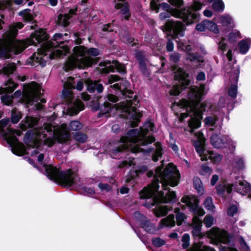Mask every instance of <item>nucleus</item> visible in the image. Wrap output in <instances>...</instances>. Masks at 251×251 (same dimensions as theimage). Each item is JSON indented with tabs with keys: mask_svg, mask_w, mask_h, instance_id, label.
<instances>
[{
	"mask_svg": "<svg viewBox=\"0 0 251 251\" xmlns=\"http://www.w3.org/2000/svg\"><path fill=\"white\" fill-rule=\"evenodd\" d=\"M37 118L26 116L21 122V128L26 130L27 128H33L38 124Z\"/></svg>",
	"mask_w": 251,
	"mask_h": 251,
	"instance_id": "nucleus-22",
	"label": "nucleus"
},
{
	"mask_svg": "<svg viewBox=\"0 0 251 251\" xmlns=\"http://www.w3.org/2000/svg\"><path fill=\"white\" fill-rule=\"evenodd\" d=\"M74 55L68 57L64 63L65 71L69 72L74 69H85L91 67L95 63L94 58L84 57L87 53V48L84 46H77L73 48Z\"/></svg>",
	"mask_w": 251,
	"mask_h": 251,
	"instance_id": "nucleus-4",
	"label": "nucleus"
},
{
	"mask_svg": "<svg viewBox=\"0 0 251 251\" xmlns=\"http://www.w3.org/2000/svg\"><path fill=\"white\" fill-rule=\"evenodd\" d=\"M238 211V208L235 205L230 206L227 210V215L230 217H233Z\"/></svg>",
	"mask_w": 251,
	"mask_h": 251,
	"instance_id": "nucleus-59",
	"label": "nucleus"
},
{
	"mask_svg": "<svg viewBox=\"0 0 251 251\" xmlns=\"http://www.w3.org/2000/svg\"><path fill=\"white\" fill-rule=\"evenodd\" d=\"M230 75L229 76V80L234 83L231 84L228 91V95L229 97L233 99H235L237 97V82L239 79L240 74L239 67L237 68H233L230 72Z\"/></svg>",
	"mask_w": 251,
	"mask_h": 251,
	"instance_id": "nucleus-14",
	"label": "nucleus"
},
{
	"mask_svg": "<svg viewBox=\"0 0 251 251\" xmlns=\"http://www.w3.org/2000/svg\"><path fill=\"white\" fill-rule=\"evenodd\" d=\"M34 132L33 130L30 129L26 131L24 137V142L26 144H28L32 142Z\"/></svg>",
	"mask_w": 251,
	"mask_h": 251,
	"instance_id": "nucleus-48",
	"label": "nucleus"
},
{
	"mask_svg": "<svg viewBox=\"0 0 251 251\" xmlns=\"http://www.w3.org/2000/svg\"><path fill=\"white\" fill-rule=\"evenodd\" d=\"M180 85H174L170 91L169 94L171 96H177L183 90L187 88L189 86H183L182 83H179Z\"/></svg>",
	"mask_w": 251,
	"mask_h": 251,
	"instance_id": "nucleus-30",
	"label": "nucleus"
},
{
	"mask_svg": "<svg viewBox=\"0 0 251 251\" xmlns=\"http://www.w3.org/2000/svg\"><path fill=\"white\" fill-rule=\"evenodd\" d=\"M240 52L242 54H246L250 49V46L245 39L240 41L238 43Z\"/></svg>",
	"mask_w": 251,
	"mask_h": 251,
	"instance_id": "nucleus-39",
	"label": "nucleus"
},
{
	"mask_svg": "<svg viewBox=\"0 0 251 251\" xmlns=\"http://www.w3.org/2000/svg\"><path fill=\"white\" fill-rule=\"evenodd\" d=\"M168 192L164 197L165 202L175 203L176 201V192L174 191H171V189L168 187Z\"/></svg>",
	"mask_w": 251,
	"mask_h": 251,
	"instance_id": "nucleus-32",
	"label": "nucleus"
},
{
	"mask_svg": "<svg viewBox=\"0 0 251 251\" xmlns=\"http://www.w3.org/2000/svg\"><path fill=\"white\" fill-rule=\"evenodd\" d=\"M181 55L177 52H174L169 55V60L175 63H177L180 59Z\"/></svg>",
	"mask_w": 251,
	"mask_h": 251,
	"instance_id": "nucleus-51",
	"label": "nucleus"
},
{
	"mask_svg": "<svg viewBox=\"0 0 251 251\" xmlns=\"http://www.w3.org/2000/svg\"><path fill=\"white\" fill-rule=\"evenodd\" d=\"M1 101L6 105H10L13 103V97L9 95H4L1 97Z\"/></svg>",
	"mask_w": 251,
	"mask_h": 251,
	"instance_id": "nucleus-57",
	"label": "nucleus"
},
{
	"mask_svg": "<svg viewBox=\"0 0 251 251\" xmlns=\"http://www.w3.org/2000/svg\"><path fill=\"white\" fill-rule=\"evenodd\" d=\"M205 23L206 29H208L216 34L219 33L218 26L215 23L209 20H205Z\"/></svg>",
	"mask_w": 251,
	"mask_h": 251,
	"instance_id": "nucleus-38",
	"label": "nucleus"
},
{
	"mask_svg": "<svg viewBox=\"0 0 251 251\" xmlns=\"http://www.w3.org/2000/svg\"><path fill=\"white\" fill-rule=\"evenodd\" d=\"M12 2L9 0H0V11L5 9L11 10Z\"/></svg>",
	"mask_w": 251,
	"mask_h": 251,
	"instance_id": "nucleus-45",
	"label": "nucleus"
},
{
	"mask_svg": "<svg viewBox=\"0 0 251 251\" xmlns=\"http://www.w3.org/2000/svg\"><path fill=\"white\" fill-rule=\"evenodd\" d=\"M155 141V138L153 135H149L145 137L141 140V145L142 146H146L148 144H151Z\"/></svg>",
	"mask_w": 251,
	"mask_h": 251,
	"instance_id": "nucleus-52",
	"label": "nucleus"
},
{
	"mask_svg": "<svg viewBox=\"0 0 251 251\" xmlns=\"http://www.w3.org/2000/svg\"><path fill=\"white\" fill-rule=\"evenodd\" d=\"M10 57L9 51L6 48H2L0 49V57L9 58Z\"/></svg>",
	"mask_w": 251,
	"mask_h": 251,
	"instance_id": "nucleus-62",
	"label": "nucleus"
},
{
	"mask_svg": "<svg viewBox=\"0 0 251 251\" xmlns=\"http://www.w3.org/2000/svg\"><path fill=\"white\" fill-rule=\"evenodd\" d=\"M206 156L202 158V161H207L210 159L213 163H216L220 162L223 158L222 155L214 153L212 151L206 150Z\"/></svg>",
	"mask_w": 251,
	"mask_h": 251,
	"instance_id": "nucleus-25",
	"label": "nucleus"
},
{
	"mask_svg": "<svg viewBox=\"0 0 251 251\" xmlns=\"http://www.w3.org/2000/svg\"><path fill=\"white\" fill-rule=\"evenodd\" d=\"M52 40L53 42L50 41L49 42V46L51 48H63L64 46L63 45L67 41L66 39L63 38V34L61 33H55Z\"/></svg>",
	"mask_w": 251,
	"mask_h": 251,
	"instance_id": "nucleus-20",
	"label": "nucleus"
},
{
	"mask_svg": "<svg viewBox=\"0 0 251 251\" xmlns=\"http://www.w3.org/2000/svg\"><path fill=\"white\" fill-rule=\"evenodd\" d=\"M152 243L156 247H160L166 244V241L160 237H156L152 239Z\"/></svg>",
	"mask_w": 251,
	"mask_h": 251,
	"instance_id": "nucleus-53",
	"label": "nucleus"
},
{
	"mask_svg": "<svg viewBox=\"0 0 251 251\" xmlns=\"http://www.w3.org/2000/svg\"><path fill=\"white\" fill-rule=\"evenodd\" d=\"M44 167L47 176L61 186L70 187L80 179L77 174L72 169L62 171L60 168L50 164H44Z\"/></svg>",
	"mask_w": 251,
	"mask_h": 251,
	"instance_id": "nucleus-3",
	"label": "nucleus"
},
{
	"mask_svg": "<svg viewBox=\"0 0 251 251\" xmlns=\"http://www.w3.org/2000/svg\"><path fill=\"white\" fill-rule=\"evenodd\" d=\"M212 6L215 11L223 12L225 8V4L222 0H218L213 2Z\"/></svg>",
	"mask_w": 251,
	"mask_h": 251,
	"instance_id": "nucleus-43",
	"label": "nucleus"
},
{
	"mask_svg": "<svg viewBox=\"0 0 251 251\" xmlns=\"http://www.w3.org/2000/svg\"><path fill=\"white\" fill-rule=\"evenodd\" d=\"M193 185L195 189H196L199 194L202 195L204 192V189L202 187V182L201 180L198 177H194L193 180Z\"/></svg>",
	"mask_w": 251,
	"mask_h": 251,
	"instance_id": "nucleus-37",
	"label": "nucleus"
},
{
	"mask_svg": "<svg viewBox=\"0 0 251 251\" xmlns=\"http://www.w3.org/2000/svg\"><path fill=\"white\" fill-rule=\"evenodd\" d=\"M84 83L87 90L90 93H93L96 91L98 93H101L103 91L104 87L100 79L92 80L91 79H86Z\"/></svg>",
	"mask_w": 251,
	"mask_h": 251,
	"instance_id": "nucleus-17",
	"label": "nucleus"
},
{
	"mask_svg": "<svg viewBox=\"0 0 251 251\" xmlns=\"http://www.w3.org/2000/svg\"><path fill=\"white\" fill-rule=\"evenodd\" d=\"M170 210L169 206L166 205H161L156 208L154 213L157 217H164L167 215L168 211Z\"/></svg>",
	"mask_w": 251,
	"mask_h": 251,
	"instance_id": "nucleus-29",
	"label": "nucleus"
},
{
	"mask_svg": "<svg viewBox=\"0 0 251 251\" xmlns=\"http://www.w3.org/2000/svg\"><path fill=\"white\" fill-rule=\"evenodd\" d=\"M126 148V147L125 145H121L112 149L111 152L113 154L116 155L125 151Z\"/></svg>",
	"mask_w": 251,
	"mask_h": 251,
	"instance_id": "nucleus-61",
	"label": "nucleus"
},
{
	"mask_svg": "<svg viewBox=\"0 0 251 251\" xmlns=\"http://www.w3.org/2000/svg\"><path fill=\"white\" fill-rule=\"evenodd\" d=\"M207 237L211 239L215 244L218 245L222 242L224 238H226V241L224 243H229L231 241V236L228 232L224 230L221 231V229L216 227H212L209 230L206 231Z\"/></svg>",
	"mask_w": 251,
	"mask_h": 251,
	"instance_id": "nucleus-10",
	"label": "nucleus"
},
{
	"mask_svg": "<svg viewBox=\"0 0 251 251\" xmlns=\"http://www.w3.org/2000/svg\"><path fill=\"white\" fill-rule=\"evenodd\" d=\"M140 227L149 233H153L155 231V226L149 220H139Z\"/></svg>",
	"mask_w": 251,
	"mask_h": 251,
	"instance_id": "nucleus-28",
	"label": "nucleus"
},
{
	"mask_svg": "<svg viewBox=\"0 0 251 251\" xmlns=\"http://www.w3.org/2000/svg\"><path fill=\"white\" fill-rule=\"evenodd\" d=\"M233 186V184H219L216 187L217 194L221 197L224 196L226 191L227 194H230L232 192Z\"/></svg>",
	"mask_w": 251,
	"mask_h": 251,
	"instance_id": "nucleus-26",
	"label": "nucleus"
},
{
	"mask_svg": "<svg viewBox=\"0 0 251 251\" xmlns=\"http://www.w3.org/2000/svg\"><path fill=\"white\" fill-rule=\"evenodd\" d=\"M186 25L181 21L169 20L166 22L164 28L166 31L172 32L175 38H179L184 36L186 29Z\"/></svg>",
	"mask_w": 251,
	"mask_h": 251,
	"instance_id": "nucleus-9",
	"label": "nucleus"
},
{
	"mask_svg": "<svg viewBox=\"0 0 251 251\" xmlns=\"http://www.w3.org/2000/svg\"><path fill=\"white\" fill-rule=\"evenodd\" d=\"M70 134L68 131H64L57 137V142L61 144L66 143L69 139Z\"/></svg>",
	"mask_w": 251,
	"mask_h": 251,
	"instance_id": "nucleus-44",
	"label": "nucleus"
},
{
	"mask_svg": "<svg viewBox=\"0 0 251 251\" xmlns=\"http://www.w3.org/2000/svg\"><path fill=\"white\" fill-rule=\"evenodd\" d=\"M201 228L200 226H192V235L194 237L201 238L202 236L201 235Z\"/></svg>",
	"mask_w": 251,
	"mask_h": 251,
	"instance_id": "nucleus-55",
	"label": "nucleus"
},
{
	"mask_svg": "<svg viewBox=\"0 0 251 251\" xmlns=\"http://www.w3.org/2000/svg\"><path fill=\"white\" fill-rule=\"evenodd\" d=\"M241 37L240 32L235 30L229 33L228 35V41L230 43H234L237 41V38Z\"/></svg>",
	"mask_w": 251,
	"mask_h": 251,
	"instance_id": "nucleus-42",
	"label": "nucleus"
},
{
	"mask_svg": "<svg viewBox=\"0 0 251 251\" xmlns=\"http://www.w3.org/2000/svg\"><path fill=\"white\" fill-rule=\"evenodd\" d=\"M171 70L174 73V79L183 86H189L191 83L190 75L185 69L178 67L176 64L172 65Z\"/></svg>",
	"mask_w": 251,
	"mask_h": 251,
	"instance_id": "nucleus-13",
	"label": "nucleus"
},
{
	"mask_svg": "<svg viewBox=\"0 0 251 251\" xmlns=\"http://www.w3.org/2000/svg\"><path fill=\"white\" fill-rule=\"evenodd\" d=\"M168 1L172 5L178 8L184 4L183 0H168Z\"/></svg>",
	"mask_w": 251,
	"mask_h": 251,
	"instance_id": "nucleus-63",
	"label": "nucleus"
},
{
	"mask_svg": "<svg viewBox=\"0 0 251 251\" xmlns=\"http://www.w3.org/2000/svg\"><path fill=\"white\" fill-rule=\"evenodd\" d=\"M8 133L5 132L4 130L2 132H4L3 136L7 137L8 133L12 134V135L7 137L6 141L7 143L11 147L12 152L18 156H22L25 154V147L23 144L19 141V139L15 135L16 134L18 136H20L22 134V132L18 129H14L7 127Z\"/></svg>",
	"mask_w": 251,
	"mask_h": 251,
	"instance_id": "nucleus-7",
	"label": "nucleus"
},
{
	"mask_svg": "<svg viewBox=\"0 0 251 251\" xmlns=\"http://www.w3.org/2000/svg\"><path fill=\"white\" fill-rule=\"evenodd\" d=\"M203 204L205 208L208 210H212L215 207L212 202L211 197H207L204 201Z\"/></svg>",
	"mask_w": 251,
	"mask_h": 251,
	"instance_id": "nucleus-50",
	"label": "nucleus"
},
{
	"mask_svg": "<svg viewBox=\"0 0 251 251\" xmlns=\"http://www.w3.org/2000/svg\"><path fill=\"white\" fill-rule=\"evenodd\" d=\"M70 18V16L67 14L64 15L59 14L58 16L56 24L58 25L67 27L70 24L69 20Z\"/></svg>",
	"mask_w": 251,
	"mask_h": 251,
	"instance_id": "nucleus-31",
	"label": "nucleus"
},
{
	"mask_svg": "<svg viewBox=\"0 0 251 251\" xmlns=\"http://www.w3.org/2000/svg\"><path fill=\"white\" fill-rule=\"evenodd\" d=\"M189 127L193 131L201 126V120L197 117H191L188 121Z\"/></svg>",
	"mask_w": 251,
	"mask_h": 251,
	"instance_id": "nucleus-34",
	"label": "nucleus"
},
{
	"mask_svg": "<svg viewBox=\"0 0 251 251\" xmlns=\"http://www.w3.org/2000/svg\"><path fill=\"white\" fill-rule=\"evenodd\" d=\"M30 12L31 10L27 8L20 11L19 13V15L22 17L25 22H32L34 19V17L30 13Z\"/></svg>",
	"mask_w": 251,
	"mask_h": 251,
	"instance_id": "nucleus-35",
	"label": "nucleus"
},
{
	"mask_svg": "<svg viewBox=\"0 0 251 251\" xmlns=\"http://www.w3.org/2000/svg\"><path fill=\"white\" fill-rule=\"evenodd\" d=\"M186 218V216L183 213L178 212L176 214V225L178 226H181Z\"/></svg>",
	"mask_w": 251,
	"mask_h": 251,
	"instance_id": "nucleus-58",
	"label": "nucleus"
},
{
	"mask_svg": "<svg viewBox=\"0 0 251 251\" xmlns=\"http://www.w3.org/2000/svg\"><path fill=\"white\" fill-rule=\"evenodd\" d=\"M82 127V125L78 121H73L70 122L68 129L71 131H79Z\"/></svg>",
	"mask_w": 251,
	"mask_h": 251,
	"instance_id": "nucleus-40",
	"label": "nucleus"
},
{
	"mask_svg": "<svg viewBox=\"0 0 251 251\" xmlns=\"http://www.w3.org/2000/svg\"><path fill=\"white\" fill-rule=\"evenodd\" d=\"M154 145L156 147V149L153 153L156 155H158V156L161 157L163 154V151L162 148L161 143L159 142H156Z\"/></svg>",
	"mask_w": 251,
	"mask_h": 251,
	"instance_id": "nucleus-54",
	"label": "nucleus"
},
{
	"mask_svg": "<svg viewBox=\"0 0 251 251\" xmlns=\"http://www.w3.org/2000/svg\"><path fill=\"white\" fill-rule=\"evenodd\" d=\"M113 107V104L110 103L109 101H105L103 104L100 105V103H98V106L96 108V110H100L99 117L101 115L109 114L111 112L112 108Z\"/></svg>",
	"mask_w": 251,
	"mask_h": 251,
	"instance_id": "nucleus-23",
	"label": "nucleus"
},
{
	"mask_svg": "<svg viewBox=\"0 0 251 251\" xmlns=\"http://www.w3.org/2000/svg\"><path fill=\"white\" fill-rule=\"evenodd\" d=\"M202 6L201 3L194 0L193 4L192 5V10L194 11V12L190 10H188L186 12H181L178 13L177 17L182 19L187 25H191L199 21L200 15L197 12L201 10Z\"/></svg>",
	"mask_w": 251,
	"mask_h": 251,
	"instance_id": "nucleus-8",
	"label": "nucleus"
},
{
	"mask_svg": "<svg viewBox=\"0 0 251 251\" xmlns=\"http://www.w3.org/2000/svg\"><path fill=\"white\" fill-rule=\"evenodd\" d=\"M181 201L186 204L190 211L195 215L192 220L193 226H200L201 228L202 222L197 216H203L205 211L200 206V200L198 197L196 195H185L181 198Z\"/></svg>",
	"mask_w": 251,
	"mask_h": 251,
	"instance_id": "nucleus-5",
	"label": "nucleus"
},
{
	"mask_svg": "<svg viewBox=\"0 0 251 251\" xmlns=\"http://www.w3.org/2000/svg\"><path fill=\"white\" fill-rule=\"evenodd\" d=\"M163 166L161 165L156 168V175L153 177L151 183L147 187H144L140 192V198L148 199L152 198L156 193H158L161 196H164V192H159V183L162 184L163 190H167L168 186L175 187L177 186L180 180V175L176 167L172 163H169L162 171Z\"/></svg>",
	"mask_w": 251,
	"mask_h": 251,
	"instance_id": "nucleus-1",
	"label": "nucleus"
},
{
	"mask_svg": "<svg viewBox=\"0 0 251 251\" xmlns=\"http://www.w3.org/2000/svg\"><path fill=\"white\" fill-rule=\"evenodd\" d=\"M214 218L212 216L207 215L204 218L203 223L206 227H211L213 224Z\"/></svg>",
	"mask_w": 251,
	"mask_h": 251,
	"instance_id": "nucleus-56",
	"label": "nucleus"
},
{
	"mask_svg": "<svg viewBox=\"0 0 251 251\" xmlns=\"http://www.w3.org/2000/svg\"><path fill=\"white\" fill-rule=\"evenodd\" d=\"M116 2L114 8L116 10H120L119 13L123 15V18L126 21H128L131 17L130 11V5L126 0H114Z\"/></svg>",
	"mask_w": 251,
	"mask_h": 251,
	"instance_id": "nucleus-15",
	"label": "nucleus"
},
{
	"mask_svg": "<svg viewBox=\"0 0 251 251\" xmlns=\"http://www.w3.org/2000/svg\"><path fill=\"white\" fill-rule=\"evenodd\" d=\"M23 114L18 111L16 108H14L11 111V122L12 124H17L22 118Z\"/></svg>",
	"mask_w": 251,
	"mask_h": 251,
	"instance_id": "nucleus-33",
	"label": "nucleus"
},
{
	"mask_svg": "<svg viewBox=\"0 0 251 251\" xmlns=\"http://www.w3.org/2000/svg\"><path fill=\"white\" fill-rule=\"evenodd\" d=\"M28 64L31 66H35L40 65L43 67L46 66V61L41 56H40V54H36V53H34L30 57L29 60L28 61Z\"/></svg>",
	"mask_w": 251,
	"mask_h": 251,
	"instance_id": "nucleus-24",
	"label": "nucleus"
},
{
	"mask_svg": "<svg viewBox=\"0 0 251 251\" xmlns=\"http://www.w3.org/2000/svg\"><path fill=\"white\" fill-rule=\"evenodd\" d=\"M216 120L211 116L206 117L204 119L205 124L206 125H208L213 126L216 123Z\"/></svg>",
	"mask_w": 251,
	"mask_h": 251,
	"instance_id": "nucleus-64",
	"label": "nucleus"
},
{
	"mask_svg": "<svg viewBox=\"0 0 251 251\" xmlns=\"http://www.w3.org/2000/svg\"><path fill=\"white\" fill-rule=\"evenodd\" d=\"M121 80L120 84L122 86L121 94L125 98L129 99L126 100L128 107L125 111L126 114L125 118L132 120L130 121V126L132 127H135L138 126L140 119L143 116L142 112L136 111L139 100L136 95L133 96V92L128 89L130 86V82L122 78Z\"/></svg>",
	"mask_w": 251,
	"mask_h": 251,
	"instance_id": "nucleus-2",
	"label": "nucleus"
},
{
	"mask_svg": "<svg viewBox=\"0 0 251 251\" xmlns=\"http://www.w3.org/2000/svg\"><path fill=\"white\" fill-rule=\"evenodd\" d=\"M80 191L81 194L89 196L94 195L96 193L94 188L87 186H83L81 187L80 189Z\"/></svg>",
	"mask_w": 251,
	"mask_h": 251,
	"instance_id": "nucleus-46",
	"label": "nucleus"
},
{
	"mask_svg": "<svg viewBox=\"0 0 251 251\" xmlns=\"http://www.w3.org/2000/svg\"><path fill=\"white\" fill-rule=\"evenodd\" d=\"M16 69V66L14 63H8L2 68V73L6 75L12 74Z\"/></svg>",
	"mask_w": 251,
	"mask_h": 251,
	"instance_id": "nucleus-36",
	"label": "nucleus"
},
{
	"mask_svg": "<svg viewBox=\"0 0 251 251\" xmlns=\"http://www.w3.org/2000/svg\"><path fill=\"white\" fill-rule=\"evenodd\" d=\"M202 93L197 87H191L187 94L188 100L182 99L179 102H175L173 104H176L181 108L186 109L187 111L194 110L197 108L202 100Z\"/></svg>",
	"mask_w": 251,
	"mask_h": 251,
	"instance_id": "nucleus-6",
	"label": "nucleus"
},
{
	"mask_svg": "<svg viewBox=\"0 0 251 251\" xmlns=\"http://www.w3.org/2000/svg\"><path fill=\"white\" fill-rule=\"evenodd\" d=\"M210 141L211 145L215 148L223 149L231 146L233 150L235 149L232 140L226 135H219L213 133L210 137Z\"/></svg>",
	"mask_w": 251,
	"mask_h": 251,
	"instance_id": "nucleus-11",
	"label": "nucleus"
},
{
	"mask_svg": "<svg viewBox=\"0 0 251 251\" xmlns=\"http://www.w3.org/2000/svg\"><path fill=\"white\" fill-rule=\"evenodd\" d=\"M18 33V30L16 26L13 24H11L9 26V29L7 31V35L12 38H15Z\"/></svg>",
	"mask_w": 251,
	"mask_h": 251,
	"instance_id": "nucleus-47",
	"label": "nucleus"
},
{
	"mask_svg": "<svg viewBox=\"0 0 251 251\" xmlns=\"http://www.w3.org/2000/svg\"><path fill=\"white\" fill-rule=\"evenodd\" d=\"M135 57L138 62L139 69L143 75L146 77H149L151 74L147 68L146 63L147 59L144 51L140 50H136Z\"/></svg>",
	"mask_w": 251,
	"mask_h": 251,
	"instance_id": "nucleus-16",
	"label": "nucleus"
},
{
	"mask_svg": "<svg viewBox=\"0 0 251 251\" xmlns=\"http://www.w3.org/2000/svg\"><path fill=\"white\" fill-rule=\"evenodd\" d=\"M205 139L203 138H199L195 141L193 145L197 152L201 157V160L202 161L203 157L206 156L207 154L206 151L205 149Z\"/></svg>",
	"mask_w": 251,
	"mask_h": 251,
	"instance_id": "nucleus-21",
	"label": "nucleus"
},
{
	"mask_svg": "<svg viewBox=\"0 0 251 251\" xmlns=\"http://www.w3.org/2000/svg\"><path fill=\"white\" fill-rule=\"evenodd\" d=\"M5 86H7V90L9 93L13 92L18 86V84L14 83L12 79H9L5 83Z\"/></svg>",
	"mask_w": 251,
	"mask_h": 251,
	"instance_id": "nucleus-49",
	"label": "nucleus"
},
{
	"mask_svg": "<svg viewBox=\"0 0 251 251\" xmlns=\"http://www.w3.org/2000/svg\"><path fill=\"white\" fill-rule=\"evenodd\" d=\"M33 42L40 44L44 41H47L49 38V35L44 29H40L35 31L30 36Z\"/></svg>",
	"mask_w": 251,
	"mask_h": 251,
	"instance_id": "nucleus-19",
	"label": "nucleus"
},
{
	"mask_svg": "<svg viewBox=\"0 0 251 251\" xmlns=\"http://www.w3.org/2000/svg\"><path fill=\"white\" fill-rule=\"evenodd\" d=\"M99 65L104 67L101 70V72L103 74L114 72L115 70L121 74H126V69L125 65L117 60H113L112 62L110 61L101 62Z\"/></svg>",
	"mask_w": 251,
	"mask_h": 251,
	"instance_id": "nucleus-12",
	"label": "nucleus"
},
{
	"mask_svg": "<svg viewBox=\"0 0 251 251\" xmlns=\"http://www.w3.org/2000/svg\"><path fill=\"white\" fill-rule=\"evenodd\" d=\"M74 138L75 141L79 143H84L87 141L88 136L85 133L78 131L74 135Z\"/></svg>",
	"mask_w": 251,
	"mask_h": 251,
	"instance_id": "nucleus-41",
	"label": "nucleus"
},
{
	"mask_svg": "<svg viewBox=\"0 0 251 251\" xmlns=\"http://www.w3.org/2000/svg\"><path fill=\"white\" fill-rule=\"evenodd\" d=\"M87 54L92 56H97L100 55L99 50L97 48H90L87 49Z\"/></svg>",
	"mask_w": 251,
	"mask_h": 251,
	"instance_id": "nucleus-60",
	"label": "nucleus"
},
{
	"mask_svg": "<svg viewBox=\"0 0 251 251\" xmlns=\"http://www.w3.org/2000/svg\"><path fill=\"white\" fill-rule=\"evenodd\" d=\"M245 183L240 181L238 184L234 185V191L243 195H247L248 198L251 199V186L246 181Z\"/></svg>",
	"mask_w": 251,
	"mask_h": 251,
	"instance_id": "nucleus-18",
	"label": "nucleus"
},
{
	"mask_svg": "<svg viewBox=\"0 0 251 251\" xmlns=\"http://www.w3.org/2000/svg\"><path fill=\"white\" fill-rule=\"evenodd\" d=\"M175 215L173 214L169 215L166 218L161 220L160 225L162 227H173L176 225Z\"/></svg>",
	"mask_w": 251,
	"mask_h": 251,
	"instance_id": "nucleus-27",
	"label": "nucleus"
}]
</instances>
